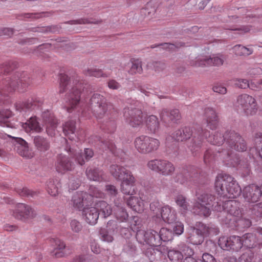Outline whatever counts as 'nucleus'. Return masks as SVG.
<instances>
[{
    "label": "nucleus",
    "instance_id": "nucleus-1",
    "mask_svg": "<svg viewBox=\"0 0 262 262\" xmlns=\"http://www.w3.org/2000/svg\"><path fill=\"white\" fill-rule=\"evenodd\" d=\"M199 202H196L192 209L196 214L204 216H208L211 213V209L218 212H223V214H228L226 217L229 221H236L235 217H240L242 215L239 209L240 203L236 200L225 201L222 205L215 201L214 196L210 194L203 193L198 197Z\"/></svg>",
    "mask_w": 262,
    "mask_h": 262
},
{
    "label": "nucleus",
    "instance_id": "nucleus-2",
    "mask_svg": "<svg viewBox=\"0 0 262 262\" xmlns=\"http://www.w3.org/2000/svg\"><path fill=\"white\" fill-rule=\"evenodd\" d=\"M215 188L221 197L234 199L238 196L242 191L238 183L228 174H219L215 179Z\"/></svg>",
    "mask_w": 262,
    "mask_h": 262
},
{
    "label": "nucleus",
    "instance_id": "nucleus-3",
    "mask_svg": "<svg viewBox=\"0 0 262 262\" xmlns=\"http://www.w3.org/2000/svg\"><path fill=\"white\" fill-rule=\"evenodd\" d=\"M195 132L194 133L193 142L192 145L190 146L191 150L193 152L198 151L201 148L204 142V139H207L208 142L213 145H220L222 144L224 141H225V144L227 145V139L229 138V132H227L224 135L219 132H215L212 133L211 136L207 138V134L209 133L207 130H203L201 127H195Z\"/></svg>",
    "mask_w": 262,
    "mask_h": 262
},
{
    "label": "nucleus",
    "instance_id": "nucleus-4",
    "mask_svg": "<svg viewBox=\"0 0 262 262\" xmlns=\"http://www.w3.org/2000/svg\"><path fill=\"white\" fill-rule=\"evenodd\" d=\"M110 171L114 177L122 181L121 191L122 193L128 195L136 193V179L129 170L124 167L115 164L110 166Z\"/></svg>",
    "mask_w": 262,
    "mask_h": 262
},
{
    "label": "nucleus",
    "instance_id": "nucleus-5",
    "mask_svg": "<svg viewBox=\"0 0 262 262\" xmlns=\"http://www.w3.org/2000/svg\"><path fill=\"white\" fill-rule=\"evenodd\" d=\"M90 194L85 192H76L72 198L73 207L79 210H83L84 208L91 206L94 203V198H103L104 193L96 187L91 186L89 189Z\"/></svg>",
    "mask_w": 262,
    "mask_h": 262
},
{
    "label": "nucleus",
    "instance_id": "nucleus-6",
    "mask_svg": "<svg viewBox=\"0 0 262 262\" xmlns=\"http://www.w3.org/2000/svg\"><path fill=\"white\" fill-rule=\"evenodd\" d=\"M97 118H102L106 114H110L114 110L113 105L106 102L105 98L99 94H94L90 99L89 106Z\"/></svg>",
    "mask_w": 262,
    "mask_h": 262
},
{
    "label": "nucleus",
    "instance_id": "nucleus-7",
    "mask_svg": "<svg viewBox=\"0 0 262 262\" xmlns=\"http://www.w3.org/2000/svg\"><path fill=\"white\" fill-rule=\"evenodd\" d=\"M160 145L158 139L146 135L140 136L134 141L135 148L142 154H148L156 151Z\"/></svg>",
    "mask_w": 262,
    "mask_h": 262
},
{
    "label": "nucleus",
    "instance_id": "nucleus-8",
    "mask_svg": "<svg viewBox=\"0 0 262 262\" xmlns=\"http://www.w3.org/2000/svg\"><path fill=\"white\" fill-rule=\"evenodd\" d=\"M123 117L125 122L133 127L140 126L143 123L142 111L132 105L124 108Z\"/></svg>",
    "mask_w": 262,
    "mask_h": 262
},
{
    "label": "nucleus",
    "instance_id": "nucleus-9",
    "mask_svg": "<svg viewBox=\"0 0 262 262\" xmlns=\"http://www.w3.org/2000/svg\"><path fill=\"white\" fill-rule=\"evenodd\" d=\"M237 106L241 108L247 116L255 114L258 110L255 98L246 94H242L237 97Z\"/></svg>",
    "mask_w": 262,
    "mask_h": 262
},
{
    "label": "nucleus",
    "instance_id": "nucleus-10",
    "mask_svg": "<svg viewBox=\"0 0 262 262\" xmlns=\"http://www.w3.org/2000/svg\"><path fill=\"white\" fill-rule=\"evenodd\" d=\"M147 166L152 170L165 176L171 175L175 170L173 164L165 160H150L148 162Z\"/></svg>",
    "mask_w": 262,
    "mask_h": 262
},
{
    "label": "nucleus",
    "instance_id": "nucleus-11",
    "mask_svg": "<svg viewBox=\"0 0 262 262\" xmlns=\"http://www.w3.org/2000/svg\"><path fill=\"white\" fill-rule=\"evenodd\" d=\"M8 79L2 82L3 85L1 86V94L5 95L6 92H11L17 90L19 92H22L25 90V88L28 85V83L26 82L25 77H18L16 79L14 77L12 79L7 78Z\"/></svg>",
    "mask_w": 262,
    "mask_h": 262
},
{
    "label": "nucleus",
    "instance_id": "nucleus-12",
    "mask_svg": "<svg viewBox=\"0 0 262 262\" xmlns=\"http://www.w3.org/2000/svg\"><path fill=\"white\" fill-rule=\"evenodd\" d=\"M136 238L139 243H145L151 246L156 247L161 244L158 232L154 230H139L136 233Z\"/></svg>",
    "mask_w": 262,
    "mask_h": 262
},
{
    "label": "nucleus",
    "instance_id": "nucleus-13",
    "mask_svg": "<svg viewBox=\"0 0 262 262\" xmlns=\"http://www.w3.org/2000/svg\"><path fill=\"white\" fill-rule=\"evenodd\" d=\"M224 63V58L222 55H217L212 57H208L204 55H199L194 60H191L189 64L191 66L199 67L206 66H221Z\"/></svg>",
    "mask_w": 262,
    "mask_h": 262
},
{
    "label": "nucleus",
    "instance_id": "nucleus-14",
    "mask_svg": "<svg viewBox=\"0 0 262 262\" xmlns=\"http://www.w3.org/2000/svg\"><path fill=\"white\" fill-rule=\"evenodd\" d=\"M261 195L262 191L259 187L253 184L245 186L242 191V196L245 202L249 203L258 202Z\"/></svg>",
    "mask_w": 262,
    "mask_h": 262
},
{
    "label": "nucleus",
    "instance_id": "nucleus-15",
    "mask_svg": "<svg viewBox=\"0 0 262 262\" xmlns=\"http://www.w3.org/2000/svg\"><path fill=\"white\" fill-rule=\"evenodd\" d=\"M81 83L78 82L72 88L71 92L67 96V101L66 107L68 112L71 113L79 104L80 100V94Z\"/></svg>",
    "mask_w": 262,
    "mask_h": 262
},
{
    "label": "nucleus",
    "instance_id": "nucleus-16",
    "mask_svg": "<svg viewBox=\"0 0 262 262\" xmlns=\"http://www.w3.org/2000/svg\"><path fill=\"white\" fill-rule=\"evenodd\" d=\"M229 138L227 139V145L231 149L238 151H244L247 149V144L244 139L234 131H229Z\"/></svg>",
    "mask_w": 262,
    "mask_h": 262
},
{
    "label": "nucleus",
    "instance_id": "nucleus-17",
    "mask_svg": "<svg viewBox=\"0 0 262 262\" xmlns=\"http://www.w3.org/2000/svg\"><path fill=\"white\" fill-rule=\"evenodd\" d=\"M55 166L56 170L61 173L71 171L74 168V164L71 161L69 157L62 154L57 156Z\"/></svg>",
    "mask_w": 262,
    "mask_h": 262
},
{
    "label": "nucleus",
    "instance_id": "nucleus-18",
    "mask_svg": "<svg viewBox=\"0 0 262 262\" xmlns=\"http://www.w3.org/2000/svg\"><path fill=\"white\" fill-rule=\"evenodd\" d=\"M149 201L148 199L144 198L140 194V198L136 196H130L126 201L127 205L133 211L142 213L145 210V207L147 206V203Z\"/></svg>",
    "mask_w": 262,
    "mask_h": 262
},
{
    "label": "nucleus",
    "instance_id": "nucleus-19",
    "mask_svg": "<svg viewBox=\"0 0 262 262\" xmlns=\"http://www.w3.org/2000/svg\"><path fill=\"white\" fill-rule=\"evenodd\" d=\"M14 215L16 218L22 220L33 217L35 213L30 206L25 204L19 203L15 207Z\"/></svg>",
    "mask_w": 262,
    "mask_h": 262
},
{
    "label": "nucleus",
    "instance_id": "nucleus-20",
    "mask_svg": "<svg viewBox=\"0 0 262 262\" xmlns=\"http://www.w3.org/2000/svg\"><path fill=\"white\" fill-rule=\"evenodd\" d=\"M9 137L15 139L16 144L15 145L18 154L23 157L28 158H31L34 156V153L30 150L27 142L21 138H15L11 136Z\"/></svg>",
    "mask_w": 262,
    "mask_h": 262
},
{
    "label": "nucleus",
    "instance_id": "nucleus-21",
    "mask_svg": "<svg viewBox=\"0 0 262 262\" xmlns=\"http://www.w3.org/2000/svg\"><path fill=\"white\" fill-rule=\"evenodd\" d=\"M43 119L46 125L47 134L53 136L55 135V130L57 127L58 121L53 114L50 112H45L42 114Z\"/></svg>",
    "mask_w": 262,
    "mask_h": 262
},
{
    "label": "nucleus",
    "instance_id": "nucleus-22",
    "mask_svg": "<svg viewBox=\"0 0 262 262\" xmlns=\"http://www.w3.org/2000/svg\"><path fill=\"white\" fill-rule=\"evenodd\" d=\"M219 156L223 159V162L229 167H235L239 162V158L236 154L229 149H224L220 152Z\"/></svg>",
    "mask_w": 262,
    "mask_h": 262
},
{
    "label": "nucleus",
    "instance_id": "nucleus-23",
    "mask_svg": "<svg viewBox=\"0 0 262 262\" xmlns=\"http://www.w3.org/2000/svg\"><path fill=\"white\" fill-rule=\"evenodd\" d=\"M92 206L84 208L82 210V215L85 221L90 225H94L97 223L99 214L97 209Z\"/></svg>",
    "mask_w": 262,
    "mask_h": 262
},
{
    "label": "nucleus",
    "instance_id": "nucleus-24",
    "mask_svg": "<svg viewBox=\"0 0 262 262\" xmlns=\"http://www.w3.org/2000/svg\"><path fill=\"white\" fill-rule=\"evenodd\" d=\"M262 134L260 133H256L254 136L253 141L255 147L250 149V154L254 159H260L262 160V147L261 142Z\"/></svg>",
    "mask_w": 262,
    "mask_h": 262
},
{
    "label": "nucleus",
    "instance_id": "nucleus-25",
    "mask_svg": "<svg viewBox=\"0 0 262 262\" xmlns=\"http://www.w3.org/2000/svg\"><path fill=\"white\" fill-rule=\"evenodd\" d=\"M166 223L171 224L174 222L177 219V215L174 210L168 205L163 207L161 209L160 218Z\"/></svg>",
    "mask_w": 262,
    "mask_h": 262
},
{
    "label": "nucleus",
    "instance_id": "nucleus-26",
    "mask_svg": "<svg viewBox=\"0 0 262 262\" xmlns=\"http://www.w3.org/2000/svg\"><path fill=\"white\" fill-rule=\"evenodd\" d=\"M205 117L207 126L211 129H214L218 124V117L215 111L210 107L206 108L205 110Z\"/></svg>",
    "mask_w": 262,
    "mask_h": 262
},
{
    "label": "nucleus",
    "instance_id": "nucleus-27",
    "mask_svg": "<svg viewBox=\"0 0 262 262\" xmlns=\"http://www.w3.org/2000/svg\"><path fill=\"white\" fill-rule=\"evenodd\" d=\"M54 249L51 251L52 256L59 258L63 257L65 255L64 250L66 248V244L58 238L53 239L51 241Z\"/></svg>",
    "mask_w": 262,
    "mask_h": 262
},
{
    "label": "nucleus",
    "instance_id": "nucleus-28",
    "mask_svg": "<svg viewBox=\"0 0 262 262\" xmlns=\"http://www.w3.org/2000/svg\"><path fill=\"white\" fill-rule=\"evenodd\" d=\"M73 158L80 165H83L85 161L89 160L94 156V152L90 148H85L84 152L81 150L76 151L73 154Z\"/></svg>",
    "mask_w": 262,
    "mask_h": 262
},
{
    "label": "nucleus",
    "instance_id": "nucleus-29",
    "mask_svg": "<svg viewBox=\"0 0 262 262\" xmlns=\"http://www.w3.org/2000/svg\"><path fill=\"white\" fill-rule=\"evenodd\" d=\"M186 246L185 244L179 245L178 247L170 249L168 251L167 255L169 260L171 262H182L185 254L182 250L180 249V247Z\"/></svg>",
    "mask_w": 262,
    "mask_h": 262
},
{
    "label": "nucleus",
    "instance_id": "nucleus-30",
    "mask_svg": "<svg viewBox=\"0 0 262 262\" xmlns=\"http://www.w3.org/2000/svg\"><path fill=\"white\" fill-rule=\"evenodd\" d=\"M41 102L37 99L33 100L32 98L31 100H28L25 102H17L15 104V107L16 110L21 111H27L30 110L34 109L36 106H39Z\"/></svg>",
    "mask_w": 262,
    "mask_h": 262
},
{
    "label": "nucleus",
    "instance_id": "nucleus-31",
    "mask_svg": "<svg viewBox=\"0 0 262 262\" xmlns=\"http://www.w3.org/2000/svg\"><path fill=\"white\" fill-rule=\"evenodd\" d=\"M160 117L164 122L169 120L175 122L180 119L181 115L179 111L177 109L171 110L170 112L164 109L160 113Z\"/></svg>",
    "mask_w": 262,
    "mask_h": 262
},
{
    "label": "nucleus",
    "instance_id": "nucleus-32",
    "mask_svg": "<svg viewBox=\"0 0 262 262\" xmlns=\"http://www.w3.org/2000/svg\"><path fill=\"white\" fill-rule=\"evenodd\" d=\"M33 143L37 150L40 152H45L48 150L50 147L48 140L40 136L34 137Z\"/></svg>",
    "mask_w": 262,
    "mask_h": 262
},
{
    "label": "nucleus",
    "instance_id": "nucleus-33",
    "mask_svg": "<svg viewBox=\"0 0 262 262\" xmlns=\"http://www.w3.org/2000/svg\"><path fill=\"white\" fill-rule=\"evenodd\" d=\"M63 132L65 136L70 140H75L76 138L75 134V121L69 120L67 121L63 126Z\"/></svg>",
    "mask_w": 262,
    "mask_h": 262
},
{
    "label": "nucleus",
    "instance_id": "nucleus-34",
    "mask_svg": "<svg viewBox=\"0 0 262 262\" xmlns=\"http://www.w3.org/2000/svg\"><path fill=\"white\" fill-rule=\"evenodd\" d=\"M193 131L189 127H185L182 129H179L173 134V138L178 141H183L190 138Z\"/></svg>",
    "mask_w": 262,
    "mask_h": 262
},
{
    "label": "nucleus",
    "instance_id": "nucleus-35",
    "mask_svg": "<svg viewBox=\"0 0 262 262\" xmlns=\"http://www.w3.org/2000/svg\"><path fill=\"white\" fill-rule=\"evenodd\" d=\"M23 127L27 133L31 131L39 133L42 130V128L40 126L36 117H31L26 123L23 125Z\"/></svg>",
    "mask_w": 262,
    "mask_h": 262
},
{
    "label": "nucleus",
    "instance_id": "nucleus-36",
    "mask_svg": "<svg viewBox=\"0 0 262 262\" xmlns=\"http://www.w3.org/2000/svg\"><path fill=\"white\" fill-rule=\"evenodd\" d=\"M95 207L99 214H101L104 217H106L112 214V209L111 206L105 201H101L96 202Z\"/></svg>",
    "mask_w": 262,
    "mask_h": 262
},
{
    "label": "nucleus",
    "instance_id": "nucleus-37",
    "mask_svg": "<svg viewBox=\"0 0 262 262\" xmlns=\"http://www.w3.org/2000/svg\"><path fill=\"white\" fill-rule=\"evenodd\" d=\"M86 175L88 179L94 181H101L105 180L103 177V171L91 167L87 168L86 170Z\"/></svg>",
    "mask_w": 262,
    "mask_h": 262
},
{
    "label": "nucleus",
    "instance_id": "nucleus-38",
    "mask_svg": "<svg viewBox=\"0 0 262 262\" xmlns=\"http://www.w3.org/2000/svg\"><path fill=\"white\" fill-rule=\"evenodd\" d=\"M146 124L151 133H155L159 129V123L158 119L157 116L155 115H150L147 118Z\"/></svg>",
    "mask_w": 262,
    "mask_h": 262
},
{
    "label": "nucleus",
    "instance_id": "nucleus-39",
    "mask_svg": "<svg viewBox=\"0 0 262 262\" xmlns=\"http://www.w3.org/2000/svg\"><path fill=\"white\" fill-rule=\"evenodd\" d=\"M242 240L243 245L248 248H252L257 242L255 235L252 233L244 234L242 238Z\"/></svg>",
    "mask_w": 262,
    "mask_h": 262
},
{
    "label": "nucleus",
    "instance_id": "nucleus-40",
    "mask_svg": "<svg viewBox=\"0 0 262 262\" xmlns=\"http://www.w3.org/2000/svg\"><path fill=\"white\" fill-rule=\"evenodd\" d=\"M229 250L237 251L240 250L243 246L242 238L238 236H230Z\"/></svg>",
    "mask_w": 262,
    "mask_h": 262
},
{
    "label": "nucleus",
    "instance_id": "nucleus-41",
    "mask_svg": "<svg viewBox=\"0 0 262 262\" xmlns=\"http://www.w3.org/2000/svg\"><path fill=\"white\" fill-rule=\"evenodd\" d=\"M132 66L129 71L131 74H141L142 72V62L139 59H131Z\"/></svg>",
    "mask_w": 262,
    "mask_h": 262
},
{
    "label": "nucleus",
    "instance_id": "nucleus-42",
    "mask_svg": "<svg viewBox=\"0 0 262 262\" xmlns=\"http://www.w3.org/2000/svg\"><path fill=\"white\" fill-rule=\"evenodd\" d=\"M189 242L193 245H200L204 241V237L202 234L198 233L195 229H191L190 235L188 237Z\"/></svg>",
    "mask_w": 262,
    "mask_h": 262
},
{
    "label": "nucleus",
    "instance_id": "nucleus-43",
    "mask_svg": "<svg viewBox=\"0 0 262 262\" xmlns=\"http://www.w3.org/2000/svg\"><path fill=\"white\" fill-rule=\"evenodd\" d=\"M233 50L234 53L238 56H248L251 55L253 52L252 49L246 48L241 45H237L234 46Z\"/></svg>",
    "mask_w": 262,
    "mask_h": 262
},
{
    "label": "nucleus",
    "instance_id": "nucleus-44",
    "mask_svg": "<svg viewBox=\"0 0 262 262\" xmlns=\"http://www.w3.org/2000/svg\"><path fill=\"white\" fill-rule=\"evenodd\" d=\"M192 229H195V230L197 231L198 233L200 234H202L203 237L210 234L212 230V228L206 226L201 222L197 223L195 225V227H194Z\"/></svg>",
    "mask_w": 262,
    "mask_h": 262
},
{
    "label": "nucleus",
    "instance_id": "nucleus-45",
    "mask_svg": "<svg viewBox=\"0 0 262 262\" xmlns=\"http://www.w3.org/2000/svg\"><path fill=\"white\" fill-rule=\"evenodd\" d=\"M84 74L86 76H94L97 78L99 77H107V75L103 73V71L100 69H98L95 68H88L84 70Z\"/></svg>",
    "mask_w": 262,
    "mask_h": 262
},
{
    "label": "nucleus",
    "instance_id": "nucleus-46",
    "mask_svg": "<svg viewBox=\"0 0 262 262\" xmlns=\"http://www.w3.org/2000/svg\"><path fill=\"white\" fill-rule=\"evenodd\" d=\"M176 202L182 213H185L189 209V205L186 199L182 195H179L177 196Z\"/></svg>",
    "mask_w": 262,
    "mask_h": 262
},
{
    "label": "nucleus",
    "instance_id": "nucleus-47",
    "mask_svg": "<svg viewBox=\"0 0 262 262\" xmlns=\"http://www.w3.org/2000/svg\"><path fill=\"white\" fill-rule=\"evenodd\" d=\"M180 249L182 250L185 255L184 257V262H196L191 256L193 254V250L187 246H183L180 247Z\"/></svg>",
    "mask_w": 262,
    "mask_h": 262
},
{
    "label": "nucleus",
    "instance_id": "nucleus-48",
    "mask_svg": "<svg viewBox=\"0 0 262 262\" xmlns=\"http://www.w3.org/2000/svg\"><path fill=\"white\" fill-rule=\"evenodd\" d=\"M100 146L103 150L109 149L113 154L117 156H119V151L115 149V145L110 141H100Z\"/></svg>",
    "mask_w": 262,
    "mask_h": 262
},
{
    "label": "nucleus",
    "instance_id": "nucleus-49",
    "mask_svg": "<svg viewBox=\"0 0 262 262\" xmlns=\"http://www.w3.org/2000/svg\"><path fill=\"white\" fill-rule=\"evenodd\" d=\"M57 181L50 180L47 183V191L51 195L56 196L58 194Z\"/></svg>",
    "mask_w": 262,
    "mask_h": 262
},
{
    "label": "nucleus",
    "instance_id": "nucleus-50",
    "mask_svg": "<svg viewBox=\"0 0 262 262\" xmlns=\"http://www.w3.org/2000/svg\"><path fill=\"white\" fill-rule=\"evenodd\" d=\"M115 214L117 219L121 222L126 221L128 216L125 209L119 206H117V208L115 209Z\"/></svg>",
    "mask_w": 262,
    "mask_h": 262
},
{
    "label": "nucleus",
    "instance_id": "nucleus-51",
    "mask_svg": "<svg viewBox=\"0 0 262 262\" xmlns=\"http://www.w3.org/2000/svg\"><path fill=\"white\" fill-rule=\"evenodd\" d=\"M158 234L160 237L161 242L162 241L164 242L169 241L173 238V233L172 231L166 228H161Z\"/></svg>",
    "mask_w": 262,
    "mask_h": 262
},
{
    "label": "nucleus",
    "instance_id": "nucleus-52",
    "mask_svg": "<svg viewBox=\"0 0 262 262\" xmlns=\"http://www.w3.org/2000/svg\"><path fill=\"white\" fill-rule=\"evenodd\" d=\"M188 180H191L190 174L188 172L186 171L177 173L174 177L175 182L182 184L186 183Z\"/></svg>",
    "mask_w": 262,
    "mask_h": 262
},
{
    "label": "nucleus",
    "instance_id": "nucleus-53",
    "mask_svg": "<svg viewBox=\"0 0 262 262\" xmlns=\"http://www.w3.org/2000/svg\"><path fill=\"white\" fill-rule=\"evenodd\" d=\"M69 78L67 75L61 74L60 75L59 93H63L67 90L69 85Z\"/></svg>",
    "mask_w": 262,
    "mask_h": 262
},
{
    "label": "nucleus",
    "instance_id": "nucleus-54",
    "mask_svg": "<svg viewBox=\"0 0 262 262\" xmlns=\"http://www.w3.org/2000/svg\"><path fill=\"white\" fill-rule=\"evenodd\" d=\"M156 7L157 5H155V1L152 0L146 4L145 8L142 9V12L146 14L147 12L148 15H150L155 12Z\"/></svg>",
    "mask_w": 262,
    "mask_h": 262
},
{
    "label": "nucleus",
    "instance_id": "nucleus-55",
    "mask_svg": "<svg viewBox=\"0 0 262 262\" xmlns=\"http://www.w3.org/2000/svg\"><path fill=\"white\" fill-rule=\"evenodd\" d=\"M230 237H226L222 236L221 237L218 241L219 245L220 247L225 250H229V246H230Z\"/></svg>",
    "mask_w": 262,
    "mask_h": 262
},
{
    "label": "nucleus",
    "instance_id": "nucleus-56",
    "mask_svg": "<svg viewBox=\"0 0 262 262\" xmlns=\"http://www.w3.org/2000/svg\"><path fill=\"white\" fill-rule=\"evenodd\" d=\"M253 257V254L250 251H248L241 255L236 262H252Z\"/></svg>",
    "mask_w": 262,
    "mask_h": 262
},
{
    "label": "nucleus",
    "instance_id": "nucleus-57",
    "mask_svg": "<svg viewBox=\"0 0 262 262\" xmlns=\"http://www.w3.org/2000/svg\"><path fill=\"white\" fill-rule=\"evenodd\" d=\"M150 209L156 214V217L160 219L161 208L159 202H154L150 204Z\"/></svg>",
    "mask_w": 262,
    "mask_h": 262
},
{
    "label": "nucleus",
    "instance_id": "nucleus-58",
    "mask_svg": "<svg viewBox=\"0 0 262 262\" xmlns=\"http://www.w3.org/2000/svg\"><path fill=\"white\" fill-rule=\"evenodd\" d=\"M72 230L76 233L79 232L82 229L81 224L76 220H72L70 223Z\"/></svg>",
    "mask_w": 262,
    "mask_h": 262
},
{
    "label": "nucleus",
    "instance_id": "nucleus-59",
    "mask_svg": "<svg viewBox=\"0 0 262 262\" xmlns=\"http://www.w3.org/2000/svg\"><path fill=\"white\" fill-rule=\"evenodd\" d=\"M252 213L257 217H262V203L254 205L252 209Z\"/></svg>",
    "mask_w": 262,
    "mask_h": 262
},
{
    "label": "nucleus",
    "instance_id": "nucleus-60",
    "mask_svg": "<svg viewBox=\"0 0 262 262\" xmlns=\"http://www.w3.org/2000/svg\"><path fill=\"white\" fill-rule=\"evenodd\" d=\"M234 84L241 89H246L249 86V81L244 79H236L233 80Z\"/></svg>",
    "mask_w": 262,
    "mask_h": 262
},
{
    "label": "nucleus",
    "instance_id": "nucleus-61",
    "mask_svg": "<svg viewBox=\"0 0 262 262\" xmlns=\"http://www.w3.org/2000/svg\"><path fill=\"white\" fill-rule=\"evenodd\" d=\"M90 257L84 254L75 256L71 262H90Z\"/></svg>",
    "mask_w": 262,
    "mask_h": 262
},
{
    "label": "nucleus",
    "instance_id": "nucleus-62",
    "mask_svg": "<svg viewBox=\"0 0 262 262\" xmlns=\"http://www.w3.org/2000/svg\"><path fill=\"white\" fill-rule=\"evenodd\" d=\"M215 158V156L213 154V152L212 150L208 149L206 151L204 157V162L206 164L209 163L211 160H213Z\"/></svg>",
    "mask_w": 262,
    "mask_h": 262
},
{
    "label": "nucleus",
    "instance_id": "nucleus-63",
    "mask_svg": "<svg viewBox=\"0 0 262 262\" xmlns=\"http://www.w3.org/2000/svg\"><path fill=\"white\" fill-rule=\"evenodd\" d=\"M161 45L162 46L163 48L171 50H174L176 48H178L183 46L181 42L176 43V44L164 43Z\"/></svg>",
    "mask_w": 262,
    "mask_h": 262
},
{
    "label": "nucleus",
    "instance_id": "nucleus-64",
    "mask_svg": "<svg viewBox=\"0 0 262 262\" xmlns=\"http://www.w3.org/2000/svg\"><path fill=\"white\" fill-rule=\"evenodd\" d=\"M105 190L111 196H114L118 193V190L114 185H108L106 186Z\"/></svg>",
    "mask_w": 262,
    "mask_h": 262
}]
</instances>
